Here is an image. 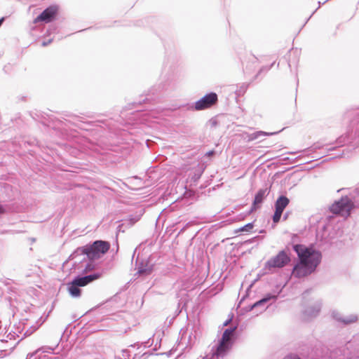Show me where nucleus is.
<instances>
[{"mask_svg": "<svg viewBox=\"0 0 359 359\" xmlns=\"http://www.w3.org/2000/svg\"><path fill=\"white\" fill-rule=\"evenodd\" d=\"M151 344V343H150V339H149L147 341H146L144 343L140 344L139 342H137L136 344L130 345V347L131 348L134 349L137 346V349L138 350L142 348V345H144L143 349H144L147 347L149 346Z\"/></svg>", "mask_w": 359, "mask_h": 359, "instance_id": "412c9836", "label": "nucleus"}, {"mask_svg": "<svg viewBox=\"0 0 359 359\" xmlns=\"http://www.w3.org/2000/svg\"><path fill=\"white\" fill-rule=\"evenodd\" d=\"M100 276L101 274L100 273H93L84 276H77L72 280L80 287L86 286L88 283L98 279Z\"/></svg>", "mask_w": 359, "mask_h": 359, "instance_id": "9b49d317", "label": "nucleus"}, {"mask_svg": "<svg viewBox=\"0 0 359 359\" xmlns=\"http://www.w3.org/2000/svg\"><path fill=\"white\" fill-rule=\"evenodd\" d=\"M304 355H299L294 353H290L285 357L283 358V359H302V357H304Z\"/></svg>", "mask_w": 359, "mask_h": 359, "instance_id": "cd10ccee", "label": "nucleus"}, {"mask_svg": "<svg viewBox=\"0 0 359 359\" xmlns=\"http://www.w3.org/2000/svg\"><path fill=\"white\" fill-rule=\"evenodd\" d=\"M318 4H319V6H318V8H319L320 6L321 2L319 1Z\"/></svg>", "mask_w": 359, "mask_h": 359, "instance_id": "a19ab883", "label": "nucleus"}, {"mask_svg": "<svg viewBox=\"0 0 359 359\" xmlns=\"http://www.w3.org/2000/svg\"><path fill=\"white\" fill-rule=\"evenodd\" d=\"M274 63H275V62H273L270 66L262 67L259 69V71L258 74L256 75V76H257L259 74H261L262 72H268V71H269V69L273 67V65H274Z\"/></svg>", "mask_w": 359, "mask_h": 359, "instance_id": "c85d7f7f", "label": "nucleus"}, {"mask_svg": "<svg viewBox=\"0 0 359 359\" xmlns=\"http://www.w3.org/2000/svg\"><path fill=\"white\" fill-rule=\"evenodd\" d=\"M156 350L155 348L149 349L148 351H144L143 350L140 351L137 353H135L133 357V359H136L137 358H143V359H147L149 357L152 356H158L159 355H163L162 353H156Z\"/></svg>", "mask_w": 359, "mask_h": 359, "instance_id": "ddd939ff", "label": "nucleus"}, {"mask_svg": "<svg viewBox=\"0 0 359 359\" xmlns=\"http://www.w3.org/2000/svg\"><path fill=\"white\" fill-rule=\"evenodd\" d=\"M141 212H142V210H141ZM142 215V212H140V214L135 215H130L128 219L124 221V224L118 226V231H121V228L123 225L127 224L129 226H133L134 224H135L137 221L140 220Z\"/></svg>", "mask_w": 359, "mask_h": 359, "instance_id": "a211bd4d", "label": "nucleus"}, {"mask_svg": "<svg viewBox=\"0 0 359 359\" xmlns=\"http://www.w3.org/2000/svg\"><path fill=\"white\" fill-rule=\"evenodd\" d=\"M5 212V209L2 205L0 204V214H3Z\"/></svg>", "mask_w": 359, "mask_h": 359, "instance_id": "72a5a7b5", "label": "nucleus"}, {"mask_svg": "<svg viewBox=\"0 0 359 359\" xmlns=\"http://www.w3.org/2000/svg\"><path fill=\"white\" fill-rule=\"evenodd\" d=\"M203 359H208L207 356L203 357Z\"/></svg>", "mask_w": 359, "mask_h": 359, "instance_id": "79ce46f5", "label": "nucleus"}, {"mask_svg": "<svg viewBox=\"0 0 359 359\" xmlns=\"http://www.w3.org/2000/svg\"><path fill=\"white\" fill-rule=\"evenodd\" d=\"M269 194V190L268 188L260 189L255 194L253 205L256 207L257 205L261 204L263 202L264 198L268 196Z\"/></svg>", "mask_w": 359, "mask_h": 359, "instance_id": "4468645a", "label": "nucleus"}, {"mask_svg": "<svg viewBox=\"0 0 359 359\" xmlns=\"http://www.w3.org/2000/svg\"><path fill=\"white\" fill-rule=\"evenodd\" d=\"M236 329V327H233L224 330L218 343L211 348L212 357L223 358L226 355L233 344V336Z\"/></svg>", "mask_w": 359, "mask_h": 359, "instance_id": "20e7f679", "label": "nucleus"}, {"mask_svg": "<svg viewBox=\"0 0 359 359\" xmlns=\"http://www.w3.org/2000/svg\"><path fill=\"white\" fill-rule=\"evenodd\" d=\"M109 242L104 241H95L92 245L79 248L69 257V259H75L77 255L86 256L90 260L99 259L109 249Z\"/></svg>", "mask_w": 359, "mask_h": 359, "instance_id": "f03ea898", "label": "nucleus"}, {"mask_svg": "<svg viewBox=\"0 0 359 359\" xmlns=\"http://www.w3.org/2000/svg\"><path fill=\"white\" fill-rule=\"evenodd\" d=\"M132 355V351L130 348H126L122 350V357L124 359H128Z\"/></svg>", "mask_w": 359, "mask_h": 359, "instance_id": "393cba45", "label": "nucleus"}, {"mask_svg": "<svg viewBox=\"0 0 359 359\" xmlns=\"http://www.w3.org/2000/svg\"><path fill=\"white\" fill-rule=\"evenodd\" d=\"M291 261L289 254L285 250H280L276 256L269 259L264 265V269L271 271L273 269H281L287 266Z\"/></svg>", "mask_w": 359, "mask_h": 359, "instance_id": "39448f33", "label": "nucleus"}, {"mask_svg": "<svg viewBox=\"0 0 359 359\" xmlns=\"http://www.w3.org/2000/svg\"><path fill=\"white\" fill-rule=\"evenodd\" d=\"M243 71L245 74H251L255 69L258 59L252 53H247L241 60Z\"/></svg>", "mask_w": 359, "mask_h": 359, "instance_id": "9d476101", "label": "nucleus"}, {"mask_svg": "<svg viewBox=\"0 0 359 359\" xmlns=\"http://www.w3.org/2000/svg\"><path fill=\"white\" fill-rule=\"evenodd\" d=\"M332 316L333 317L334 319H335L336 320L339 321V322H342V315L341 313H339L338 311H332Z\"/></svg>", "mask_w": 359, "mask_h": 359, "instance_id": "bb28decb", "label": "nucleus"}, {"mask_svg": "<svg viewBox=\"0 0 359 359\" xmlns=\"http://www.w3.org/2000/svg\"><path fill=\"white\" fill-rule=\"evenodd\" d=\"M248 88L247 83H242L237 86V89L235 91L236 95L238 97L242 96L246 92Z\"/></svg>", "mask_w": 359, "mask_h": 359, "instance_id": "6ab92c4d", "label": "nucleus"}, {"mask_svg": "<svg viewBox=\"0 0 359 359\" xmlns=\"http://www.w3.org/2000/svg\"><path fill=\"white\" fill-rule=\"evenodd\" d=\"M214 153H215V151H208V152L206 154V155H207V156H212Z\"/></svg>", "mask_w": 359, "mask_h": 359, "instance_id": "f704fd0d", "label": "nucleus"}, {"mask_svg": "<svg viewBox=\"0 0 359 359\" xmlns=\"http://www.w3.org/2000/svg\"><path fill=\"white\" fill-rule=\"evenodd\" d=\"M188 225H189V223H187V224H186V226H185L184 227H183V228L180 230V231L179 232V233H182V232L185 230V229L187 228V226Z\"/></svg>", "mask_w": 359, "mask_h": 359, "instance_id": "c9c22d12", "label": "nucleus"}, {"mask_svg": "<svg viewBox=\"0 0 359 359\" xmlns=\"http://www.w3.org/2000/svg\"><path fill=\"white\" fill-rule=\"evenodd\" d=\"M93 269H94V265L92 263H87L86 264V266H85V269L83 271L85 272H87V271L93 270Z\"/></svg>", "mask_w": 359, "mask_h": 359, "instance_id": "7c9ffc66", "label": "nucleus"}, {"mask_svg": "<svg viewBox=\"0 0 359 359\" xmlns=\"http://www.w3.org/2000/svg\"><path fill=\"white\" fill-rule=\"evenodd\" d=\"M151 271L150 269H145L144 267L140 266L138 269V273L140 274H145V273H149Z\"/></svg>", "mask_w": 359, "mask_h": 359, "instance_id": "c756f323", "label": "nucleus"}, {"mask_svg": "<svg viewBox=\"0 0 359 359\" xmlns=\"http://www.w3.org/2000/svg\"><path fill=\"white\" fill-rule=\"evenodd\" d=\"M217 95L215 93H208L195 102L194 109L200 111L210 108L217 103Z\"/></svg>", "mask_w": 359, "mask_h": 359, "instance_id": "6e6552de", "label": "nucleus"}, {"mask_svg": "<svg viewBox=\"0 0 359 359\" xmlns=\"http://www.w3.org/2000/svg\"><path fill=\"white\" fill-rule=\"evenodd\" d=\"M57 12V8L55 6H50L46 8L37 18L34 20V23L43 22L48 23L51 22L55 17Z\"/></svg>", "mask_w": 359, "mask_h": 359, "instance_id": "1a4fd4ad", "label": "nucleus"}, {"mask_svg": "<svg viewBox=\"0 0 359 359\" xmlns=\"http://www.w3.org/2000/svg\"><path fill=\"white\" fill-rule=\"evenodd\" d=\"M278 132H274V133H266L263 131H257L255 133H251L248 135V141H253L255 140H258L262 137L264 136H268V135H273L277 134Z\"/></svg>", "mask_w": 359, "mask_h": 359, "instance_id": "f3484780", "label": "nucleus"}, {"mask_svg": "<svg viewBox=\"0 0 359 359\" xmlns=\"http://www.w3.org/2000/svg\"><path fill=\"white\" fill-rule=\"evenodd\" d=\"M67 290L72 297H79L81 296V290L73 280L68 283Z\"/></svg>", "mask_w": 359, "mask_h": 359, "instance_id": "dca6fc26", "label": "nucleus"}, {"mask_svg": "<svg viewBox=\"0 0 359 359\" xmlns=\"http://www.w3.org/2000/svg\"><path fill=\"white\" fill-rule=\"evenodd\" d=\"M277 297L278 296L275 294H267L265 295L264 297L256 302L253 304L245 308L244 309L246 312L255 310V313L257 316L259 313H262V312H264L268 308L267 304L269 302L276 301Z\"/></svg>", "mask_w": 359, "mask_h": 359, "instance_id": "423d86ee", "label": "nucleus"}, {"mask_svg": "<svg viewBox=\"0 0 359 359\" xmlns=\"http://www.w3.org/2000/svg\"><path fill=\"white\" fill-rule=\"evenodd\" d=\"M343 156V154H341L339 155H338L337 156Z\"/></svg>", "mask_w": 359, "mask_h": 359, "instance_id": "ea45409f", "label": "nucleus"}, {"mask_svg": "<svg viewBox=\"0 0 359 359\" xmlns=\"http://www.w3.org/2000/svg\"><path fill=\"white\" fill-rule=\"evenodd\" d=\"M289 203L290 200L288 198L285 196L281 195L277 198L275 203V209L283 212Z\"/></svg>", "mask_w": 359, "mask_h": 359, "instance_id": "2eb2a0df", "label": "nucleus"}, {"mask_svg": "<svg viewBox=\"0 0 359 359\" xmlns=\"http://www.w3.org/2000/svg\"><path fill=\"white\" fill-rule=\"evenodd\" d=\"M328 1V0L325 1L323 4H325V3L326 1Z\"/></svg>", "mask_w": 359, "mask_h": 359, "instance_id": "37998d69", "label": "nucleus"}, {"mask_svg": "<svg viewBox=\"0 0 359 359\" xmlns=\"http://www.w3.org/2000/svg\"><path fill=\"white\" fill-rule=\"evenodd\" d=\"M355 195L353 196L354 201L348 196H343L340 200L335 201L330 207V210L334 215H339L344 217L349 216L351 209L354 203L359 206V187L355 190Z\"/></svg>", "mask_w": 359, "mask_h": 359, "instance_id": "7ed1b4c3", "label": "nucleus"}, {"mask_svg": "<svg viewBox=\"0 0 359 359\" xmlns=\"http://www.w3.org/2000/svg\"><path fill=\"white\" fill-rule=\"evenodd\" d=\"M346 142V137H340L337 140V146L334 147H331V148H328V149H327L328 151L334 150V149H335V148H336V147H339V146H340V145H341L342 144H344Z\"/></svg>", "mask_w": 359, "mask_h": 359, "instance_id": "b1692460", "label": "nucleus"}, {"mask_svg": "<svg viewBox=\"0 0 359 359\" xmlns=\"http://www.w3.org/2000/svg\"><path fill=\"white\" fill-rule=\"evenodd\" d=\"M358 320V316L355 314H350L346 316L342 317V323L344 325H348L353 323L356 322Z\"/></svg>", "mask_w": 359, "mask_h": 359, "instance_id": "aec40b11", "label": "nucleus"}, {"mask_svg": "<svg viewBox=\"0 0 359 359\" xmlns=\"http://www.w3.org/2000/svg\"><path fill=\"white\" fill-rule=\"evenodd\" d=\"M323 146H321L319 144H314V149H323Z\"/></svg>", "mask_w": 359, "mask_h": 359, "instance_id": "473e14b6", "label": "nucleus"}, {"mask_svg": "<svg viewBox=\"0 0 359 359\" xmlns=\"http://www.w3.org/2000/svg\"><path fill=\"white\" fill-rule=\"evenodd\" d=\"M202 172L203 171L201 169L196 170L194 172V175L191 178V181H193L194 182H197L198 180L201 177Z\"/></svg>", "mask_w": 359, "mask_h": 359, "instance_id": "4be33fe9", "label": "nucleus"}, {"mask_svg": "<svg viewBox=\"0 0 359 359\" xmlns=\"http://www.w3.org/2000/svg\"><path fill=\"white\" fill-rule=\"evenodd\" d=\"M253 228L252 223H248L238 229V231H250Z\"/></svg>", "mask_w": 359, "mask_h": 359, "instance_id": "a878e982", "label": "nucleus"}, {"mask_svg": "<svg viewBox=\"0 0 359 359\" xmlns=\"http://www.w3.org/2000/svg\"><path fill=\"white\" fill-rule=\"evenodd\" d=\"M230 320H226V321L224 323V326H226V325L229 323Z\"/></svg>", "mask_w": 359, "mask_h": 359, "instance_id": "4c0bfd02", "label": "nucleus"}, {"mask_svg": "<svg viewBox=\"0 0 359 359\" xmlns=\"http://www.w3.org/2000/svg\"><path fill=\"white\" fill-rule=\"evenodd\" d=\"M55 348L50 346H44L39 348L35 351L27 354V359L34 358V359H59L57 356L51 357L50 355H55Z\"/></svg>", "mask_w": 359, "mask_h": 359, "instance_id": "0eeeda50", "label": "nucleus"}, {"mask_svg": "<svg viewBox=\"0 0 359 359\" xmlns=\"http://www.w3.org/2000/svg\"><path fill=\"white\" fill-rule=\"evenodd\" d=\"M51 39H49L48 41H44L42 42V46H46L49 45L51 43Z\"/></svg>", "mask_w": 359, "mask_h": 359, "instance_id": "2f4dec72", "label": "nucleus"}, {"mask_svg": "<svg viewBox=\"0 0 359 359\" xmlns=\"http://www.w3.org/2000/svg\"><path fill=\"white\" fill-rule=\"evenodd\" d=\"M146 100H147V101H149V100H150V98H149V97H145V99H144V100H143V101H144V102H145Z\"/></svg>", "mask_w": 359, "mask_h": 359, "instance_id": "58836bf2", "label": "nucleus"}, {"mask_svg": "<svg viewBox=\"0 0 359 359\" xmlns=\"http://www.w3.org/2000/svg\"><path fill=\"white\" fill-rule=\"evenodd\" d=\"M4 20H5V18L4 17H2L1 18H0V27L1 26V25L4 22Z\"/></svg>", "mask_w": 359, "mask_h": 359, "instance_id": "e433bc0d", "label": "nucleus"}, {"mask_svg": "<svg viewBox=\"0 0 359 359\" xmlns=\"http://www.w3.org/2000/svg\"><path fill=\"white\" fill-rule=\"evenodd\" d=\"M320 309L321 303L320 302H316L313 306H309L304 311L303 315L304 318L309 320L316 317L320 313Z\"/></svg>", "mask_w": 359, "mask_h": 359, "instance_id": "f8f14e48", "label": "nucleus"}, {"mask_svg": "<svg viewBox=\"0 0 359 359\" xmlns=\"http://www.w3.org/2000/svg\"><path fill=\"white\" fill-rule=\"evenodd\" d=\"M292 249L297 253L299 262L294 266L292 275L302 278L315 271L321 261V253L302 244L292 245Z\"/></svg>", "mask_w": 359, "mask_h": 359, "instance_id": "f257e3e1", "label": "nucleus"}, {"mask_svg": "<svg viewBox=\"0 0 359 359\" xmlns=\"http://www.w3.org/2000/svg\"><path fill=\"white\" fill-rule=\"evenodd\" d=\"M283 212L275 209V212L273 216V221L274 223H278L280 221Z\"/></svg>", "mask_w": 359, "mask_h": 359, "instance_id": "5701e85b", "label": "nucleus"}]
</instances>
